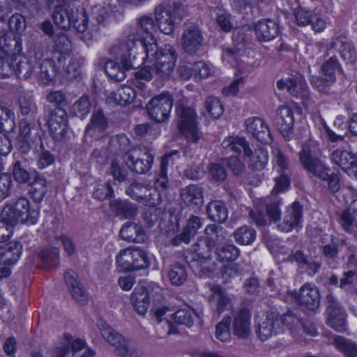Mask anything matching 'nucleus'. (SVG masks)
I'll return each instance as SVG.
<instances>
[{"mask_svg":"<svg viewBox=\"0 0 357 357\" xmlns=\"http://www.w3.org/2000/svg\"><path fill=\"white\" fill-rule=\"evenodd\" d=\"M272 155L273 168L280 174L279 177L275 178V185L272 191V193L276 194L285 191L289 185V179L284 174V171L287 169L289 162L287 157L278 147H273Z\"/></svg>","mask_w":357,"mask_h":357,"instance_id":"2eb2a0df","label":"nucleus"},{"mask_svg":"<svg viewBox=\"0 0 357 357\" xmlns=\"http://www.w3.org/2000/svg\"><path fill=\"white\" fill-rule=\"evenodd\" d=\"M313 14V11L303 7H298L294 13L295 22L298 26H307L310 24Z\"/></svg>","mask_w":357,"mask_h":357,"instance_id":"0e129e2a","label":"nucleus"},{"mask_svg":"<svg viewBox=\"0 0 357 357\" xmlns=\"http://www.w3.org/2000/svg\"><path fill=\"white\" fill-rule=\"evenodd\" d=\"M8 24L12 31L19 33L24 32L26 28V21L24 16L19 13L13 14L10 17Z\"/></svg>","mask_w":357,"mask_h":357,"instance_id":"774afa93","label":"nucleus"},{"mask_svg":"<svg viewBox=\"0 0 357 357\" xmlns=\"http://www.w3.org/2000/svg\"><path fill=\"white\" fill-rule=\"evenodd\" d=\"M236 243L241 245H249L254 242L256 233L253 228L243 226L237 229L233 234Z\"/></svg>","mask_w":357,"mask_h":357,"instance_id":"09e8293b","label":"nucleus"},{"mask_svg":"<svg viewBox=\"0 0 357 357\" xmlns=\"http://www.w3.org/2000/svg\"><path fill=\"white\" fill-rule=\"evenodd\" d=\"M125 162L129 169L137 174L149 171L153 158L146 147H137L128 151L125 155Z\"/></svg>","mask_w":357,"mask_h":357,"instance_id":"ddd939ff","label":"nucleus"},{"mask_svg":"<svg viewBox=\"0 0 357 357\" xmlns=\"http://www.w3.org/2000/svg\"><path fill=\"white\" fill-rule=\"evenodd\" d=\"M202 223L200 219L197 216H191L187 221V224L182 231L181 234L172 239V243L178 245L181 242L188 243L192 237H193L197 231L201 227Z\"/></svg>","mask_w":357,"mask_h":357,"instance_id":"ea45409f","label":"nucleus"},{"mask_svg":"<svg viewBox=\"0 0 357 357\" xmlns=\"http://www.w3.org/2000/svg\"><path fill=\"white\" fill-rule=\"evenodd\" d=\"M22 245L17 241L10 242L0 247V265H12L20 259Z\"/></svg>","mask_w":357,"mask_h":357,"instance_id":"c9c22d12","label":"nucleus"},{"mask_svg":"<svg viewBox=\"0 0 357 357\" xmlns=\"http://www.w3.org/2000/svg\"><path fill=\"white\" fill-rule=\"evenodd\" d=\"M107 126V122L102 112H94L91 116V122L86 127V132L93 135L96 132L104 130Z\"/></svg>","mask_w":357,"mask_h":357,"instance_id":"3c124183","label":"nucleus"},{"mask_svg":"<svg viewBox=\"0 0 357 357\" xmlns=\"http://www.w3.org/2000/svg\"><path fill=\"white\" fill-rule=\"evenodd\" d=\"M70 47L68 39L65 36H60L52 58L43 59L37 67L38 70H36L33 61L28 59L29 63L32 66L31 69L32 74L29 77H38L40 82L45 85L52 83L56 73L64 65L66 56L69 55Z\"/></svg>","mask_w":357,"mask_h":357,"instance_id":"7ed1b4c3","label":"nucleus"},{"mask_svg":"<svg viewBox=\"0 0 357 357\" xmlns=\"http://www.w3.org/2000/svg\"><path fill=\"white\" fill-rule=\"evenodd\" d=\"M155 30V25L153 20L146 15L139 17L137 26L132 29L123 43V47L129 52L130 56L134 50L140 52V43H149Z\"/></svg>","mask_w":357,"mask_h":357,"instance_id":"423d86ee","label":"nucleus"},{"mask_svg":"<svg viewBox=\"0 0 357 357\" xmlns=\"http://www.w3.org/2000/svg\"><path fill=\"white\" fill-rule=\"evenodd\" d=\"M34 131H37L34 125H31L25 121L20 122L17 140L20 144V148L22 151H27L33 143L40 139V136L37 132Z\"/></svg>","mask_w":357,"mask_h":357,"instance_id":"2f4dec72","label":"nucleus"},{"mask_svg":"<svg viewBox=\"0 0 357 357\" xmlns=\"http://www.w3.org/2000/svg\"><path fill=\"white\" fill-rule=\"evenodd\" d=\"M302 223V207L298 202H294L287 208L282 221L278 225V229L280 231L287 233L301 228Z\"/></svg>","mask_w":357,"mask_h":357,"instance_id":"f3484780","label":"nucleus"},{"mask_svg":"<svg viewBox=\"0 0 357 357\" xmlns=\"http://www.w3.org/2000/svg\"><path fill=\"white\" fill-rule=\"evenodd\" d=\"M204 43L203 32L196 24H189L184 29L181 36V45L183 50L194 54L199 51Z\"/></svg>","mask_w":357,"mask_h":357,"instance_id":"dca6fc26","label":"nucleus"},{"mask_svg":"<svg viewBox=\"0 0 357 357\" xmlns=\"http://www.w3.org/2000/svg\"><path fill=\"white\" fill-rule=\"evenodd\" d=\"M255 33L258 40L268 42L278 36L279 26L274 20H260L255 25Z\"/></svg>","mask_w":357,"mask_h":357,"instance_id":"c85d7f7f","label":"nucleus"},{"mask_svg":"<svg viewBox=\"0 0 357 357\" xmlns=\"http://www.w3.org/2000/svg\"><path fill=\"white\" fill-rule=\"evenodd\" d=\"M180 198L186 206H201L204 203L202 188L196 185H188L180 190Z\"/></svg>","mask_w":357,"mask_h":357,"instance_id":"f704fd0d","label":"nucleus"},{"mask_svg":"<svg viewBox=\"0 0 357 357\" xmlns=\"http://www.w3.org/2000/svg\"><path fill=\"white\" fill-rule=\"evenodd\" d=\"M155 19L159 30L166 35L172 33L175 29V10L170 6L160 4L155 9Z\"/></svg>","mask_w":357,"mask_h":357,"instance_id":"a211bd4d","label":"nucleus"},{"mask_svg":"<svg viewBox=\"0 0 357 357\" xmlns=\"http://www.w3.org/2000/svg\"><path fill=\"white\" fill-rule=\"evenodd\" d=\"M219 260L229 261L236 259L239 256L238 249L232 244H227L217 250Z\"/></svg>","mask_w":357,"mask_h":357,"instance_id":"13d9d810","label":"nucleus"},{"mask_svg":"<svg viewBox=\"0 0 357 357\" xmlns=\"http://www.w3.org/2000/svg\"><path fill=\"white\" fill-rule=\"evenodd\" d=\"M300 162L303 167L314 176L328 183V189L336 192L340 188V178L337 174H329L324 164L318 159L311 156L310 147L305 145L300 151Z\"/></svg>","mask_w":357,"mask_h":357,"instance_id":"39448f33","label":"nucleus"},{"mask_svg":"<svg viewBox=\"0 0 357 357\" xmlns=\"http://www.w3.org/2000/svg\"><path fill=\"white\" fill-rule=\"evenodd\" d=\"M39 257L44 264V267L50 268L58 265L59 261V250L56 248H51L41 251Z\"/></svg>","mask_w":357,"mask_h":357,"instance_id":"603ef678","label":"nucleus"},{"mask_svg":"<svg viewBox=\"0 0 357 357\" xmlns=\"http://www.w3.org/2000/svg\"><path fill=\"white\" fill-rule=\"evenodd\" d=\"M248 132L259 142L264 144L271 142L272 138L268 126L259 117H250L245 121Z\"/></svg>","mask_w":357,"mask_h":357,"instance_id":"393cba45","label":"nucleus"},{"mask_svg":"<svg viewBox=\"0 0 357 357\" xmlns=\"http://www.w3.org/2000/svg\"><path fill=\"white\" fill-rule=\"evenodd\" d=\"M136 98L134 89L130 86H123L115 91L109 93L107 102L109 104L126 105L130 104Z\"/></svg>","mask_w":357,"mask_h":357,"instance_id":"e433bc0d","label":"nucleus"},{"mask_svg":"<svg viewBox=\"0 0 357 357\" xmlns=\"http://www.w3.org/2000/svg\"><path fill=\"white\" fill-rule=\"evenodd\" d=\"M32 66L22 53L20 39L8 37L6 31H0V77L5 78L14 73L27 79L31 75Z\"/></svg>","mask_w":357,"mask_h":357,"instance_id":"f03ea898","label":"nucleus"},{"mask_svg":"<svg viewBox=\"0 0 357 357\" xmlns=\"http://www.w3.org/2000/svg\"><path fill=\"white\" fill-rule=\"evenodd\" d=\"M54 4L53 20L54 23L63 29L68 30L72 27L71 9L73 7H68L60 2L59 0H51Z\"/></svg>","mask_w":357,"mask_h":357,"instance_id":"7c9ffc66","label":"nucleus"},{"mask_svg":"<svg viewBox=\"0 0 357 357\" xmlns=\"http://www.w3.org/2000/svg\"><path fill=\"white\" fill-rule=\"evenodd\" d=\"M64 280L72 296L81 305L86 304L88 294L79 280L77 273L72 270H68L65 273Z\"/></svg>","mask_w":357,"mask_h":357,"instance_id":"bb28decb","label":"nucleus"},{"mask_svg":"<svg viewBox=\"0 0 357 357\" xmlns=\"http://www.w3.org/2000/svg\"><path fill=\"white\" fill-rule=\"evenodd\" d=\"M70 340V335H64L61 341L50 350L49 357H67L69 354Z\"/></svg>","mask_w":357,"mask_h":357,"instance_id":"4d7b16f0","label":"nucleus"},{"mask_svg":"<svg viewBox=\"0 0 357 357\" xmlns=\"http://www.w3.org/2000/svg\"><path fill=\"white\" fill-rule=\"evenodd\" d=\"M211 292L208 301L211 305L219 313L231 306V299L225 291L217 284L210 286Z\"/></svg>","mask_w":357,"mask_h":357,"instance_id":"473e14b6","label":"nucleus"},{"mask_svg":"<svg viewBox=\"0 0 357 357\" xmlns=\"http://www.w3.org/2000/svg\"><path fill=\"white\" fill-rule=\"evenodd\" d=\"M294 110L287 105H282L275 111V123L286 139H289L294 125Z\"/></svg>","mask_w":357,"mask_h":357,"instance_id":"4be33fe9","label":"nucleus"},{"mask_svg":"<svg viewBox=\"0 0 357 357\" xmlns=\"http://www.w3.org/2000/svg\"><path fill=\"white\" fill-rule=\"evenodd\" d=\"M244 157L248 158L249 166L255 170L263 169L268 160V151L264 147H259L254 152L250 149V154Z\"/></svg>","mask_w":357,"mask_h":357,"instance_id":"37998d69","label":"nucleus"},{"mask_svg":"<svg viewBox=\"0 0 357 357\" xmlns=\"http://www.w3.org/2000/svg\"><path fill=\"white\" fill-rule=\"evenodd\" d=\"M138 60L144 66L135 73L137 84L141 86L140 81L149 82L154 77L159 79L169 77L174 71L177 54L170 45L159 48L155 38L149 43H140V52H137Z\"/></svg>","mask_w":357,"mask_h":357,"instance_id":"f257e3e1","label":"nucleus"},{"mask_svg":"<svg viewBox=\"0 0 357 357\" xmlns=\"http://www.w3.org/2000/svg\"><path fill=\"white\" fill-rule=\"evenodd\" d=\"M149 184L133 183L126 189L130 197L143 204L154 207L161 202V194L156 188Z\"/></svg>","mask_w":357,"mask_h":357,"instance_id":"4468645a","label":"nucleus"},{"mask_svg":"<svg viewBox=\"0 0 357 357\" xmlns=\"http://www.w3.org/2000/svg\"><path fill=\"white\" fill-rule=\"evenodd\" d=\"M221 146L227 151L239 153L243 151L244 155L250 154V148L245 138L239 136H229L222 141Z\"/></svg>","mask_w":357,"mask_h":357,"instance_id":"a19ab883","label":"nucleus"},{"mask_svg":"<svg viewBox=\"0 0 357 357\" xmlns=\"http://www.w3.org/2000/svg\"><path fill=\"white\" fill-rule=\"evenodd\" d=\"M245 45L243 38L235 44L234 47H225L222 49V61L225 65L235 68H239L242 71H249L251 67L241 66L239 63V57L243 56Z\"/></svg>","mask_w":357,"mask_h":357,"instance_id":"a878e982","label":"nucleus"},{"mask_svg":"<svg viewBox=\"0 0 357 357\" xmlns=\"http://www.w3.org/2000/svg\"><path fill=\"white\" fill-rule=\"evenodd\" d=\"M321 70L326 82L333 83L335 81L336 73L340 72L342 68L334 53L328 56V51L326 52Z\"/></svg>","mask_w":357,"mask_h":357,"instance_id":"58836bf2","label":"nucleus"},{"mask_svg":"<svg viewBox=\"0 0 357 357\" xmlns=\"http://www.w3.org/2000/svg\"><path fill=\"white\" fill-rule=\"evenodd\" d=\"M172 318L176 324L188 328L192 326L194 323L192 312L186 309L177 310L172 314Z\"/></svg>","mask_w":357,"mask_h":357,"instance_id":"e2e57ef3","label":"nucleus"},{"mask_svg":"<svg viewBox=\"0 0 357 357\" xmlns=\"http://www.w3.org/2000/svg\"><path fill=\"white\" fill-rule=\"evenodd\" d=\"M173 101V98L167 93L154 96L146 106L149 116L158 123L166 121L169 119Z\"/></svg>","mask_w":357,"mask_h":357,"instance_id":"9b49d317","label":"nucleus"},{"mask_svg":"<svg viewBox=\"0 0 357 357\" xmlns=\"http://www.w3.org/2000/svg\"><path fill=\"white\" fill-rule=\"evenodd\" d=\"M339 223L347 231H351L357 224V200L353 201L349 207L340 214Z\"/></svg>","mask_w":357,"mask_h":357,"instance_id":"c03bdc74","label":"nucleus"},{"mask_svg":"<svg viewBox=\"0 0 357 357\" xmlns=\"http://www.w3.org/2000/svg\"><path fill=\"white\" fill-rule=\"evenodd\" d=\"M3 215H8L15 224L20 222L33 225L38 222L39 210L37 206L31 205L29 199L22 197L14 205L6 206Z\"/></svg>","mask_w":357,"mask_h":357,"instance_id":"6e6552de","label":"nucleus"},{"mask_svg":"<svg viewBox=\"0 0 357 357\" xmlns=\"http://www.w3.org/2000/svg\"><path fill=\"white\" fill-rule=\"evenodd\" d=\"M72 26H73L77 31L82 33L86 30L88 25V20L85 11L83 8L80 10L76 9L74 11L71 9V19Z\"/></svg>","mask_w":357,"mask_h":357,"instance_id":"5fc2aeb1","label":"nucleus"},{"mask_svg":"<svg viewBox=\"0 0 357 357\" xmlns=\"http://www.w3.org/2000/svg\"><path fill=\"white\" fill-rule=\"evenodd\" d=\"M324 336L327 338L329 344H333L337 349L347 356L353 357L356 354L357 347L352 341L344 337L333 335L331 332H326Z\"/></svg>","mask_w":357,"mask_h":357,"instance_id":"4c0bfd02","label":"nucleus"},{"mask_svg":"<svg viewBox=\"0 0 357 357\" xmlns=\"http://www.w3.org/2000/svg\"><path fill=\"white\" fill-rule=\"evenodd\" d=\"M277 86L281 90L286 89L296 97L305 98L308 95V87L303 76L300 73L278 80Z\"/></svg>","mask_w":357,"mask_h":357,"instance_id":"412c9836","label":"nucleus"},{"mask_svg":"<svg viewBox=\"0 0 357 357\" xmlns=\"http://www.w3.org/2000/svg\"><path fill=\"white\" fill-rule=\"evenodd\" d=\"M3 216V220H0V243L6 242L10 238L15 225L8 215Z\"/></svg>","mask_w":357,"mask_h":357,"instance_id":"680f3d73","label":"nucleus"},{"mask_svg":"<svg viewBox=\"0 0 357 357\" xmlns=\"http://www.w3.org/2000/svg\"><path fill=\"white\" fill-rule=\"evenodd\" d=\"M177 128L188 142H197L201 137L197 128V115L189 107L180 105L176 108Z\"/></svg>","mask_w":357,"mask_h":357,"instance_id":"1a4fd4ad","label":"nucleus"},{"mask_svg":"<svg viewBox=\"0 0 357 357\" xmlns=\"http://www.w3.org/2000/svg\"><path fill=\"white\" fill-rule=\"evenodd\" d=\"M223 113V107L219 99L215 97H208L205 101V115L217 119Z\"/></svg>","mask_w":357,"mask_h":357,"instance_id":"8fccbe9b","label":"nucleus"},{"mask_svg":"<svg viewBox=\"0 0 357 357\" xmlns=\"http://www.w3.org/2000/svg\"><path fill=\"white\" fill-rule=\"evenodd\" d=\"M191 258L190 266L197 276H208L215 270V264L211 262L209 255L204 256L200 252H195L192 255Z\"/></svg>","mask_w":357,"mask_h":357,"instance_id":"c756f323","label":"nucleus"},{"mask_svg":"<svg viewBox=\"0 0 357 357\" xmlns=\"http://www.w3.org/2000/svg\"><path fill=\"white\" fill-rule=\"evenodd\" d=\"M330 305L326 309V324L337 332L346 330V314L339 305L335 303L333 297L329 296Z\"/></svg>","mask_w":357,"mask_h":357,"instance_id":"b1692460","label":"nucleus"},{"mask_svg":"<svg viewBox=\"0 0 357 357\" xmlns=\"http://www.w3.org/2000/svg\"><path fill=\"white\" fill-rule=\"evenodd\" d=\"M231 330L234 336L241 340H247L252 335V314L250 311L242 307L234 311L229 317Z\"/></svg>","mask_w":357,"mask_h":357,"instance_id":"f8f14e48","label":"nucleus"},{"mask_svg":"<svg viewBox=\"0 0 357 357\" xmlns=\"http://www.w3.org/2000/svg\"><path fill=\"white\" fill-rule=\"evenodd\" d=\"M47 123L52 137L56 140L61 139L67 129V114L66 111L61 107L54 109L48 116Z\"/></svg>","mask_w":357,"mask_h":357,"instance_id":"aec40b11","label":"nucleus"},{"mask_svg":"<svg viewBox=\"0 0 357 357\" xmlns=\"http://www.w3.org/2000/svg\"><path fill=\"white\" fill-rule=\"evenodd\" d=\"M335 51L339 52L342 59L346 62H351L354 59L356 50L353 43L346 38H333L328 46V56Z\"/></svg>","mask_w":357,"mask_h":357,"instance_id":"cd10ccee","label":"nucleus"},{"mask_svg":"<svg viewBox=\"0 0 357 357\" xmlns=\"http://www.w3.org/2000/svg\"><path fill=\"white\" fill-rule=\"evenodd\" d=\"M298 323H293L289 325V330L292 334H296L301 329L303 333L310 336H316L317 334V329L313 324L309 322L301 323L298 319Z\"/></svg>","mask_w":357,"mask_h":357,"instance_id":"338daca9","label":"nucleus"},{"mask_svg":"<svg viewBox=\"0 0 357 357\" xmlns=\"http://www.w3.org/2000/svg\"><path fill=\"white\" fill-rule=\"evenodd\" d=\"M298 323V319L293 315H280L276 312H267L257 316L255 332L261 341H266L273 336L289 329L290 324Z\"/></svg>","mask_w":357,"mask_h":357,"instance_id":"20e7f679","label":"nucleus"},{"mask_svg":"<svg viewBox=\"0 0 357 357\" xmlns=\"http://www.w3.org/2000/svg\"><path fill=\"white\" fill-rule=\"evenodd\" d=\"M117 268L121 272L134 271L132 248L122 250L116 256Z\"/></svg>","mask_w":357,"mask_h":357,"instance_id":"49530a36","label":"nucleus"},{"mask_svg":"<svg viewBox=\"0 0 357 357\" xmlns=\"http://www.w3.org/2000/svg\"><path fill=\"white\" fill-rule=\"evenodd\" d=\"M29 193L36 202H40L47 192V181L45 179L36 177L30 185Z\"/></svg>","mask_w":357,"mask_h":357,"instance_id":"864d4df0","label":"nucleus"},{"mask_svg":"<svg viewBox=\"0 0 357 357\" xmlns=\"http://www.w3.org/2000/svg\"><path fill=\"white\" fill-rule=\"evenodd\" d=\"M90 109L91 102L89 98L83 96L73 104L71 112L80 119H84L89 114Z\"/></svg>","mask_w":357,"mask_h":357,"instance_id":"6e6d98bb","label":"nucleus"},{"mask_svg":"<svg viewBox=\"0 0 357 357\" xmlns=\"http://www.w3.org/2000/svg\"><path fill=\"white\" fill-rule=\"evenodd\" d=\"M121 50L123 52L121 57V63L114 60H109L105 63V70L106 73L112 79L121 82L126 78V71L133 68L138 65V55L136 51L132 52L130 56L129 52L121 45Z\"/></svg>","mask_w":357,"mask_h":357,"instance_id":"9d476101","label":"nucleus"},{"mask_svg":"<svg viewBox=\"0 0 357 357\" xmlns=\"http://www.w3.org/2000/svg\"><path fill=\"white\" fill-rule=\"evenodd\" d=\"M168 276L173 284L181 285L185 281L187 273L182 265L174 264L169 269Z\"/></svg>","mask_w":357,"mask_h":357,"instance_id":"bf43d9fd","label":"nucleus"},{"mask_svg":"<svg viewBox=\"0 0 357 357\" xmlns=\"http://www.w3.org/2000/svg\"><path fill=\"white\" fill-rule=\"evenodd\" d=\"M98 326L102 337L115 348V353L117 355L123 357H138L142 354L139 349L130 344L105 321L100 320Z\"/></svg>","mask_w":357,"mask_h":357,"instance_id":"0eeeda50","label":"nucleus"},{"mask_svg":"<svg viewBox=\"0 0 357 357\" xmlns=\"http://www.w3.org/2000/svg\"><path fill=\"white\" fill-rule=\"evenodd\" d=\"M174 153H172L168 155H165L162 158L160 164V170L158 176L155 179L153 185L150 187L156 188L157 190L160 192L159 188L162 190H165L168 188V178L167 175V166L172 160V157Z\"/></svg>","mask_w":357,"mask_h":357,"instance_id":"de8ad7c7","label":"nucleus"},{"mask_svg":"<svg viewBox=\"0 0 357 357\" xmlns=\"http://www.w3.org/2000/svg\"><path fill=\"white\" fill-rule=\"evenodd\" d=\"M229 317H225L215 327V337L221 342H228L231 338Z\"/></svg>","mask_w":357,"mask_h":357,"instance_id":"052dcab7","label":"nucleus"},{"mask_svg":"<svg viewBox=\"0 0 357 357\" xmlns=\"http://www.w3.org/2000/svg\"><path fill=\"white\" fill-rule=\"evenodd\" d=\"M132 305L139 315H144L149 307L150 299L148 289L143 286H137L131 294Z\"/></svg>","mask_w":357,"mask_h":357,"instance_id":"72a5a7b5","label":"nucleus"},{"mask_svg":"<svg viewBox=\"0 0 357 357\" xmlns=\"http://www.w3.org/2000/svg\"><path fill=\"white\" fill-rule=\"evenodd\" d=\"M301 305L305 307L307 310L315 311L319 306L320 296L319 293L313 284L305 283L300 289L298 294H291Z\"/></svg>","mask_w":357,"mask_h":357,"instance_id":"6ab92c4d","label":"nucleus"},{"mask_svg":"<svg viewBox=\"0 0 357 357\" xmlns=\"http://www.w3.org/2000/svg\"><path fill=\"white\" fill-rule=\"evenodd\" d=\"M120 235L125 241L132 243H142L146 238L142 227L133 222L125 224L121 229Z\"/></svg>","mask_w":357,"mask_h":357,"instance_id":"79ce46f5","label":"nucleus"},{"mask_svg":"<svg viewBox=\"0 0 357 357\" xmlns=\"http://www.w3.org/2000/svg\"><path fill=\"white\" fill-rule=\"evenodd\" d=\"M206 211L208 218L214 222L222 223L227 218V209L222 202H211L207 206Z\"/></svg>","mask_w":357,"mask_h":357,"instance_id":"a18cd8bd","label":"nucleus"},{"mask_svg":"<svg viewBox=\"0 0 357 357\" xmlns=\"http://www.w3.org/2000/svg\"><path fill=\"white\" fill-rule=\"evenodd\" d=\"M134 270L146 268L149 265V259L145 252L138 248H132Z\"/></svg>","mask_w":357,"mask_h":357,"instance_id":"69168bd1","label":"nucleus"},{"mask_svg":"<svg viewBox=\"0 0 357 357\" xmlns=\"http://www.w3.org/2000/svg\"><path fill=\"white\" fill-rule=\"evenodd\" d=\"M331 160L349 176L357 180V158L354 155L345 150L336 149L331 154Z\"/></svg>","mask_w":357,"mask_h":357,"instance_id":"5701e85b","label":"nucleus"}]
</instances>
